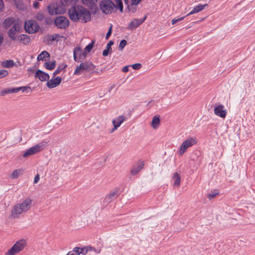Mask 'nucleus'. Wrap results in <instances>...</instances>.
I'll return each instance as SVG.
<instances>
[{
  "instance_id": "obj_30",
  "label": "nucleus",
  "mask_w": 255,
  "mask_h": 255,
  "mask_svg": "<svg viewBox=\"0 0 255 255\" xmlns=\"http://www.w3.org/2000/svg\"><path fill=\"white\" fill-rule=\"evenodd\" d=\"M14 2L16 7L20 10H24L26 8L22 0H14Z\"/></svg>"
},
{
  "instance_id": "obj_49",
  "label": "nucleus",
  "mask_w": 255,
  "mask_h": 255,
  "mask_svg": "<svg viewBox=\"0 0 255 255\" xmlns=\"http://www.w3.org/2000/svg\"><path fill=\"white\" fill-rule=\"evenodd\" d=\"M111 51L110 50H108L107 49V48H106V49H105L103 51V55L104 56H107L108 55L109 53H110V52Z\"/></svg>"
},
{
  "instance_id": "obj_13",
  "label": "nucleus",
  "mask_w": 255,
  "mask_h": 255,
  "mask_svg": "<svg viewBox=\"0 0 255 255\" xmlns=\"http://www.w3.org/2000/svg\"><path fill=\"white\" fill-rule=\"evenodd\" d=\"M119 190V188H116L107 195L104 200V203L108 204L117 199L120 195Z\"/></svg>"
},
{
  "instance_id": "obj_51",
  "label": "nucleus",
  "mask_w": 255,
  "mask_h": 255,
  "mask_svg": "<svg viewBox=\"0 0 255 255\" xmlns=\"http://www.w3.org/2000/svg\"><path fill=\"white\" fill-rule=\"evenodd\" d=\"M40 177L38 174H36L34 179V183H37L39 180Z\"/></svg>"
},
{
  "instance_id": "obj_35",
  "label": "nucleus",
  "mask_w": 255,
  "mask_h": 255,
  "mask_svg": "<svg viewBox=\"0 0 255 255\" xmlns=\"http://www.w3.org/2000/svg\"><path fill=\"white\" fill-rule=\"evenodd\" d=\"M116 7L115 8H119L120 11L122 12L123 11V4L122 0H115Z\"/></svg>"
},
{
  "instance_id": "obj_19",
  "label": "nucleus",
  "mask_w": 255,
  "mask_h": 255,
  "mask_svg": "<svg viewBox=\"0 0 255 255\" xmlns=\"http://www.w3.org/2000/svg\"><path fill=\"white\" fill-rule=\"evenodd\" d=\"M144 165V162L142 161L137 163L136 165L133 166L130 170V173L132 175L137 174L143 167Z\"/></svg>"
},
{
  "instance_id": "obj_54",
  "label": "nucleus",
  "mask_w": 255,
  "mask_h": 255,
  "mask_svg": "<svg viewBox=\"0 0 255 255\" xmlns=\"http://www.w3.org/2000/svg\"><path fill=\"white\" fill-rule=\"evenodd\" d=\"M45 22L47 24H49L52 22V20L50 18H46L45 19Z\"/></svg>"
},
{
  "instance_id": "obj_55",
  "label": "nucleus",
  "mask_w": 255,
  "mask_h": 255,
  "mask_svg": "<svg viewBox=\"0 0 255 255\" xmlns=\"http://www.w3.org/2000/svg\"><path fill=\"white\" fill-rule=\"evenodd\" d=\"M3 41V36L2 34H0V46L2 44Z\"/></svg>"
},
{
  "instance_id": "obj_16",
  "label": "nucleus",
  "mask_w": 255,
  "mask_h": 255,
  "mask_svg": "<svg viewBox=\"0 0 255 255\" xmlns=\"http://www.w3.org/2000/svg\"><path fill=\"white\" fill-rule=\"evenodd\" d=\"M224 106L223 105H219L215 107L214 109V114L222 118L226 117L227 115L226 110H224Z\"/></svg>"
},
{
  "instance_id": "obj_2",
  "label": "nucleus",
  "mask_w": 255,
  "mask_h": 255,
  "mask_svg": "<svg viewBox=\"0 0 255 255\" xmlns=\"http://www.w3.org/2000/svg\"><path fill=\"white\" fill-rule=\"evenodd\" d=\"M32 200L29 198H26L21 203H19L13 207L11 216L13 218H17L23 212L27 211L31 207Z\"/></svg>"
},
{
  "instance_id": "obj_20",
  "label": "nucleus",
  "mask_w": 255,
  "mask_h": 255,
  "mask_svg": "<svg viewBox=\"0 0 255 255\" xmlns=\"http://www.w3.org/2000/svg\"><path fill=\"white\" fill-rule=\"evenodd\" d=\"M208 6L207 4H199L198 5L195 6L186 16L193 14L197 12H199L204 9V8Z\"/></svg>"
},
{
  "instance_id": "obj_14",
  "label": "nucleus",
  "mask_w": 255,
  "mask_h": 255,
  "mask_svg": "<svg viewBox=\"0 0 255 255\" xmlns=\"http://www.w3.org/2000/svg\"><path fill=\"white\" fill-rule=\"evenodd\" d=\"M146 18V16H144L142 19L134 18L130 23H129L128 29L133 30L137 28L145 20Z\"/></svg>"
},
{
  "instance_id": "obj_3",
  "label": "nucleus",
  "mask_w": 255,
  "mask_h": 255,
  "mask_svg": "<svg viewBox=\"0 0 255 255\" xmlns=\"http://www.w3.org/2000/svg\"><path fill=\"white\" fill-rule=\"evenodd\" d=\"M49 142V140H44L31 147L23 154V157H26L41 151L47 146Z\"/></svg>"
},
{
  "instance_id": "obj_4",
  "label": "nucleus",
  "mask_w": 255,
  "mask_h": 255,
  "mask_svg": "<svg viewBox=\"0 0 255 255\" xmlns=\"http://www.w3.org/2000/svg\"><path fill=\"white\" fill-rule=\"evenodd\" d=\"M26 246L25 240H20L17 241L12 247L6 253V255H15L22 251Z\"/></svg>"
},
{
  "instance_id": "obj_5",
  "label": "nucleus",
  "mask_w": 255,
  "mask_h": 255,
  "mask_svg": "<svg viewBox=\"0 0 255 255\" xmlns=\"http://www.w3.org/2000/svg\"><path fill=\"white\" fill-rule=\"evenodd\" d=\"M102 11L106 14L111 13L116 5L110 0H103L100 2Z\"/></svg>"
},
{
  "instance_id": "obj_28",
  "label": "nucleus",
  "mask_w": 255,
  "mask_h": 255,
  "mask_svg": "<svg viewBox=\"0 0 255 255\" xmlns=\"http://www.w3.org/2000/svg\"><path fill=\"white\" fill-rule=\"evenodd\" d=\"M160 124V119L159 117L154 116L153 117L152 121L151 122V126L154 129H156Z\"/></svg>"
},
{
  "instance_id": "obj_12",
  "label": "nucleus",
  "mask_w": 255,
  "mask_h": 255,
  "mask_svg": "<svg viewBox=\"0 0 255 255\" xmlns=\"http://www.w3.org/2000/svg\"><path fill=\"white\" fill-rule=\"evenodd\" d=\"M54 24L58 28L65 29L69 25V22L68 19L63 16H60L57 17L54 20Z\"/></svg>"
},
{
  "instance_id": "obj_32",
  "label": "nucleus",
  "mask_w": 255,
  "mask_h": 255,
  "mask_svg": "<svg viewBox=\"0 0 255 255\" xmlns=\"http://www.w3.org/2000/svg\"><path fill=\"white\" fill-rule=\"evenodd\" d=\"M21 169H15L13 171L12 174L10 175V178L11 179L17 178L21 172Z\"/></svg>"
},
{
  "instance_id": "obj_25",
  "label": "nucleus",
  "mask_w": 255,
  "mask_h": 255,
  "mask_svg": "<svg viewBox=\"0 0 255 255\" xmlns=\"http://www.w3.org/2000/svg\"><path fill=\"white\" fill-rule=\"evenodd\" d=\"M172 179L174 180L173 186H179L180 184L181 177L179 174L176 172L173 174Z\"/></svg>"
},
{
  "instance_id": "obj_44",
  "label": "nucleus",
  "mask_w": 255,
  "mask_h": 255,
  "mask_svg": "<svg viewBox=\"0 0 255 255\" xmlns=\"http://www.w3.org/2000/svg\"><path fill=\"white\" fill-rule=\"evenodd\" d=\"M114 41H112V40H110L108 43V44H107V46H106V48L108 50H111V52L112 51V46L114 44Z\"/></svg>"
},
{
  "instance_id": "obj_24",
  "label": "nucleus",
  "mask_w": 255,
  "mask_h": 255,
  "mask_svg": "<svg viewBox=\"0 0 255 255\" xmlns=\"http://www.w3.org/2000/svg\"><path fill=\"white\" fill-rule=\"evenodd\" d=\"M14 23V19L11 17H8L4 19L3 23V26L4 28H8L10 27L12 24Z\"/></svg>"
},
{
  "instance_id": "obj_6",
  "label": "nucleus",
  "mask_w": 255,
  "mask_h": 255,
  "mask_svg": "<svg viewBox=\"0 0 255 255\" xmlns=\"http://www.w3.org/2000/svg\"><path fill=\"white\" fill-rule=\"evenodd\" d=\"M95 65L90 61H85L81 63L79 66H78L74 72V75H80L81 70H85L86 71H91L94 69Z\"/></svg>"
},
{
  "instance_id": "obj_60",
  "label": "nucleus",
  "mask_w": 255,
  "mask_h": 255,
  "mask_svg": "<svg viewBox=\"0 0 255 255\" xmlns=\"http://www.w3.org/2000/svg\"><path fill=\"white\" fill-rule=\"evenodd\" d=\"M101 95V94H99V95ZM100 97H101H101H103V95H102V96H100Z\"/></svg>"
},
{
  "instance_id": "obj_7",
  "label": "nucleus",
  "mask_w": 255,
  "mask_h": 255,
  "mask_svg": "<svg viewBox=\"0 0 255 255\" xmlns=\"http://www.w3.org/2000/svg\"><path fill=\"white\" fill-rule=\"evenodd\" d=\"M24 28L26 32L33 34L37 32L39 29V25L33 20L25 21Z\"/></svg>"
},
{
  "instance_id": "obj_42",
  "label": "nucleus",
  "mask_w": 255,
  "mask_h": 255,
  "mask_svg": "<svg viewBox=\"0 0 255 255\" xmlns=\"http://www.w3.org/2000/svg\"><path fill=\"white\" fill-rule=\"evenodd\" d=\"M132 68L134 70H139L141 68V64L140 63H135L131 65Z\"/></svg>"
},
{
  "instance_id": "obj_9",
  "label": "nucleus",
  "mask_w": 255,
  "mask_h": 255,
  "mask_svg": "<svg viewBox=\"0 0 255 255\" xmlns=\"http://www.w3.org/2000/svg\"><path fill=\"white\" fill-rule=\"evenodd\" d=\"M87 56V53L83 52L80 47H76L73 51V58L75 61L79 62L84 60Z\"/></svg>"
},
{
  "instance_id": "obj_22",
  "label": "nucleus",
  "mask_w": 255,
  "mask_h": 255,
  "mask_svg": "<svg viewBox=\"0 0 255 255\" xmlns=\"http://www.w3.org/2000/svg\"><path fill=\"white\" fill-rule=\"evenodd\" d=\"M19 91V87L13 88L11 89H5L0 92V95L1 96H4L5 94L17 93Z\"/></svg>"
},
{
  "instance_id": "obj_50",
  "label": "nucleus",
  "mask_w": 255,
  "mask_h": 255,
  "mask_svg": "<svg viewBox=\"0 0 255 255\" xmlns=\"http://www.w3.org/2000/svg\"><path fill=\"white\" fill-rule=\"evenodd\" d=\"M130 66H125L122 68V72L124 73L128 72L129 71V67Z\"/></svg>"
},
{
  "instance_id": "obj_11",
  "label": "nucleus",
  "mask_w": 255,
  "mask_h": 255,
  "mask_svg": "<svg viewBox=\"0 0 255 255\" xmlns=\"http://www.w3.org/2000/svg\"><path fill=\"white\" fill-rule=\"evenodd\" d=\"M20 26L18 23H14L8 30L7 35L12 40L15 41L17 38V33L20 32Z\"/></svg>"
},
{
  "instance_id": "obj_29",
  "label": "nucleus",
  "mask_w": 255,
  "mask_h": 255,
  "mask_svg": "<svg viewBox=\"0 0 255 255\" xmlns=\"http://www.w3.org/2000/svg\"><path fill=\"white\" fill-rule=\"evenodd\" d=\"M67 65L64 64H62L61 65H59L53 73V77H55L56 75H57L62 70L65 69L67 67Z\"/></svg>"
},
{
  "instance_id": "obj_10",
  "label": "nucleus",
  "mask_w": 255,
  "mask_h": 255,
  "mask_svg": "<svg viewBox=\"0 0 255 255\" xmlns=\"http://www.w3.org/2000/svg\"><path fill=\"white\" fill-rule=\"evenodd\" d=\"M196 143V139L193 137L189 138L184 141L180 147V155H182L186 151V150L188 147L192 146V145H194Z\"/></svg>"
},
{
  "instance_id": "obj_43",
  "label": "nucleus",
  "mask_w": 255,
  "mask_h": 255,
  "mask_svg": "<svg viewBox=\"0 0 255 255\" xmlns=\"http://www.w3.org/2000/svg\"><path fill=\"white\" fill-rule=\"evenodd\" d=\"M63 4L65 5H69L70 4H72L73 0H61Z\"/></svg>"
},
{
  "instance_id": "obj_34",
  "label": "nucleus",
  "mask_w": 255,
  "mask_h": 255,
  "mask_svg": "<svg viewBox=\"0 0 255 255\" xmlns=\"http://www.w3.org/2000/svg\"><path fill=\"white\" fill-rule=\"evenodd\" d=\"M95 42V40H92L91 42L88 44L85 48V52H86V53L90 52L93 49Z\"/></svg>"
},
{
  "instance_id": "obj_39",
  "label": "nucleus",
  "mask_w": 255,
  "mask_h": 255,
  "mask_svg": "<svg viewBox=\"0 0 255 255\" xmlns=\"http://www.w3.org/2000/svg\"><path fill=\"white\" fill-rule=\"evenodd\" d=\"M219 194L218 192H217L216 191H212L211 193L208 194L207 198L209 200H211L212 199L215 197L217 195Z\"/></svg>"
},
{
  "instance_id": "obj_1",
  "label": "nucleus",
  "mask_w": 255,
  "mask_h": 255,
  "mask_svg": "<svg viewBox=\"0 0 255 255\" xmlns=\"http://www.w3.org/2000/svg\"><path fill=\"white\" fill-rule=\"evenodd\" d=\"M70 18L73 21L81 20L82 22H87L91 19V13L88 9L82 5H75L68 10Z\"/></svg>"
},
{
  "instance_id": "obj_37",
  "label": "nucleus",
  "mask_w": 255,
  "mask_h": 255,
  "mask_svg": "<svg viewBox=\"0 0 255 255\" xmlns=\"http://www.w3.org/2000/svg\"><path fill=\"white\" fill-rule=\"evenodd\" d=\"M92 248L91 247H86L83 248H80V250L79 251L80 254H82L83 255H86L87 252L92 250Z\"/></svg>"
},
{
  "instance_id": "obj_18",
  "label": "nucleus",
  "mask_w": 255,
  "mask_h": 255,
  "mask_svg": "<svg viewBox=\"0 0 255 255\" xmlns=\"http://www.w3.org/2000/svg\"><path fill=\"white\" fill-rule=\"evenodd\" d=\"M126 120V117L123 115L120 116L116 119L113 120L112 123L114 125V128L112 130V131L117 129L119 127H120L121 124Z\"/></svg>"
},
{
  "instance_id": "obj_58",
  "label": "nucleus",
  "mask_w": 255,
  "mask_h": 255,
  "mask_svg": "<svg viewBox=\"0 0 255 255\" xmlns=\"http://www.w3.org/2000/svg\"><path fill=\"white\" fill-rule=\"evenodd\" d=\"M151 101L149 102L148 103V104H147V105H150V103H151Z\"/></svg>"
},
{
  "instance_id": "obj_48",
  "label": "nucleus",
  "mask_w": 255,
  "mask_h": 255,
  "mask_svg": "<svg viewBox=\"0 0 255 255\" xmlns=\"http://www.w3.org/2000/svg\"><path fill=\"white\" fill-rule=\"evenodd\" d=\"M4 8V4L3 0H0V12H2Z\"/></svg>"
},
{
  "instance_id": "obj_8",
  "label": "nucleus",
  "mask_w": 255,
  "mask_h": 255,
  "mask_svg": "<svg viewBox=\"0 0 255 255\" xmlns=\"http://www.w3.org/2000/svg\"><path fill=\"white\" fill-rule=\"evenodd\" d=\"M47 10L51 15L60 14L63 12L62 7L57 2L50 3L47 6Z\"/></svg>"
},
{
  "instance_id": "obj_57",
  "label": "nucleus",
  "mask_w": 255,
  "mask_h": 255,
  "mask_svg": "<svg viewBox=\"0 0 255 255\" xmlns=\"http://www.w3.org/2000/svg\"><path fill=\"white\" fill-rule=\"evenodd\" d=\"M124 0V2L126 4H128V3H129L128 0Z\"/></svg>"
},
{
  "instance_id": "obj_21",
  "label": "nucleus",
  "mask_w": 255,
  "mask_h": 255,
  "mask_svg": "<svg viewBox=\"0 0 255 255\" xmlns=\"http://www.w3.org/2000/svg\"><path fill=\"white\" fill-rule=\"evenodd\" d=\"M18 39L24 45H28L30 42V37L26 34H22L18 37Z\"/></svg>"
},
{
  "instance_id": "obj_52",
  "label": "nucleus",
  "mask_w": 255,
  "mask_h": 255,
  "mask_svg": "<svg viewBox=\"0 0 255 255\" xmlns=\"http://www.w3.org/2000/svg\"><path fill=\"white\" fill-rule=\"evenodd\" d=\"M33 6L35 8H38L39 6V3L37 1H34L33 3Z\"/></svg>"
},
{
  "instance_id": "obj_31",
  "label": "nucleus",
  "mask_w": 255,
  "mask_h": 255,
  "mask_svg": "<svg viewBox=\"0 0 255 255\" xmlns=\"http://www.w3.org/2000/svg\"><path fill=\"white\" fill-rule=\"evenodd\" d=\"M61 36L59 34H55L53 35H49L47 37V41L48 42H52L53 41L56 40V41H58L59 40L57 39L58 37H60Z\"/></svg>"
},
{
  "instance_id": "obj_45",
  "label": "nucleus",
  "mask_w": 255,
  "mask_h": 255,
  "mask_svg": "<svg viewBox=\"0 0 255 255\" xmlns=\"http://www.w3.org/2000/svg\"><path fill=\"white\" fill-rule=\"evenodd\" d=\"M184 17H185V16H183V17H181L180 18H177V19L176 18H173L172 20V24H175L177 22L181 21V20H182L184 18Z\"/></svg>"
},
{
  "instance_id": "obj_33",
  "label": "nucleus",
  "mask_w": 255,
  "mask_h": 255,
  "mask_svg": "<svg viewBox=\"0 0 255 255\" xmlns=\"http://www.w3.org/2000/svg\"><path fill=\"white\" fill-rule=\"evenodd\" d=\"M80 248L75 247L72 251H69L66 255H79Z\"/></svg>"
},
{
  "instance_id": "obj_38",
  "label": "nucleus",
  "mask_w": 255,
  "mask_h": 255,
  "mask_svg": "<svg viewBox=\"0 0 255 255\" xmlns=\"http://www.w3.org/2000/svg\"><path fill=\"white\" fill-rule=\"evenodd\" d=\"M127 44V42L126 40L123 39L121 40L119 46V50L122 51Z\"/></svg>"
},
{
  "instance_id": "obj_27",
  "label": "nucleus",
  "mask_w": 255,
  "mask_h": 255,
  "mask_svg": "<svg viewBox=\"0 0 255 255\" xmlns=\"http://www.w3.org/2000/svg\"><path fill=\"white\" fill-rule=\"evenodd\" d=\"M14 65V63L12 60H7L1 62V65L3 68H11Z\"/></svg>"
},
{
  "instance_id": "obj_26",
  "label": "nucleus",
  "mask_w": 255,
  "mask_h": 255,
  "mask_svg": "<svg viewBox=\"0 0 255 255\" xmlns=\"http://www.w3.org/2000/svg\"><path fill=\"white\" fill-rule=\"evenodd\" d=\"M56 62L55 60H53L51 62H46L44 63V66L47 70H53L56 66Z\"/></svg>"
},
{
  "instance_id": "obj_53",
  "label": "nucleus",
  "mask_w": 255,
  "mask_h": 255,
  "mask_svg": "<svg viewBox=\"0 0 255 255\" xmlns=\"http://www.w3.org/2000/svg\"><path fill=\"white\" fill-rule=\"evenodd\" d=\"M142 0H131V3L137 5Z\"/></svg>"
},
{
  "instance_id": "obj_47",
  "label": "nucleus",
  "mask_w": 255,
  "mask_h": 255,
  "mask_svg": "<svg viewBox=\"0 0 255 255\" xmlns=\"http://www.w3.org/2000/svg\"><path fill=\"white\" fill-rule=\"evenodd\" d=\"M27 89H29L31 90V88L29 86H22V87H19V91H22V92H24L26 91Z\"/></svg>"
},
{
  "instance_id": "obj_15",
  "label": "nucleus",
  "mask_w": 255,
  "mask_h": 255,
  "mask_svg": "<svg viewBox=\"0 0 255 255\" xmlns=\"http://www.w3.org/2000/svg\"><path fill=\"white\" fill-rule=\"evenodd\" d=\"M62 81V78L60 77L57 76L55 78H52L50 80H48L46 83L47 86L52 89L58 86L61 83Z\"/></svg>"
},
{
  "instance_id": "obj_41",
  "label": "nucleus",
  "mask_w": 255,
  "mask_h": 255,
  "mask_svg": "<svg viewBox=\"0 0 255 255\" xmlns=\"http://www.w3.org/2000/svg\"><path fill=\"white\" fill-rule=\"evenodd\" d=\"M8 72L6 70H0V78H3L7 76Z\"/></svg>"
},
{
  "instance_id": "obj_56",
  "label": "nucleus",
  "mask_w": 255,
  "mask_h": 255,
  "mask_svg": "<svg viewBox=\"0 0 255 255\" xmlns=\"http://www.w3.org/2000/svg\"><path fill=\"white\" fill-rule=\"evenodd\" d=\"M115 86H116V85H115V84H113V85L111 86V87L110 88V89H109L108 92H109V93H110V92H111L113 88H115Z\"/></svg>"
},
{
  "instance_id": "obj_23",
  "label": "nucleus",
  "mask_w": 255,
  "mask_h": 255,
  "mask_svg": "<svg viewBox=\"0 0 255 255\" xmlns=\"http://www.w3.org/2000/svg\"><path fill=\"white\" fill-rule=\"evenodd\" d=\"M49 53L46 51H43L37 56V61H44L46 60V58H50Z\"/></svg>"
},
{
  "instance_id": "obj_17",
  "label": "nucleus",
  "mask_w": 255,
  "mask_h": 255,
  "mask_svg": "<svg viewBox=\"0 0 255 255\" xmlns=\"http://www.w3.org/2000/svg\"><path fill=\"white\" fill-rule=\"evenodd\" d=\"M34 77L42 82L48 81L49 79V75L48 73L39 69L36 71Z\"/></svg>"
},
{
  "instance_id": "obj_46",
  "label": "nucleus",
  "mask_w": 255,
  "mask_h": 255,
  "mask_svg": "<svg viewBox=\"0 0 255 255\" xmlns=\"http://www.w3.org/2000/svg\"><path fill=\"white\" fill-rule=\"evenodd\" d=\"M112 31V25H111L110 28L109 29L108 31L107 32L106 36V39H109V37L111 35Z\"/></svg>"
},
{
  "instance_id": "obj_36",
  "label": "nucleus",
  "mask_w": 255,
  "mask_h": 255,
  "mask_svg": "<svg viewBox=\"0 0 255 255\" xmlns=\"http://www.w3.org/2000/svg\"><path fill=\"white\" fill-rule=\"evenodd\" d=\"M128 5V9L129 11H131L132 13H134L136 11L137 8L135 4H132L131 3L130 4H127Z\"/></svg>"
},
{
  "instance_id": "obj_40",
  "label": "nucleus",
  "mask_w": 255,
  "mask_h": 255,
  "mask_svg": "<svg viewBox=\"0 0 255 255\" xmlns=\"http://www.w3.org/2000/svg\"><path fill=\"white\" fill-rule=\"evenodd\" d=\"M36 18L39 21H42L44 18V16L43 13L38 12L35 16Z\"/></svg>"
},
{
  "instance_id": "obj_59",
  "label": "nucleus",
  "mask_w": 255,
  "mask_h": 255,
  "mask_svg": "<svg viewBox=\"0 0 255 255\" xmlns=\"http://www.w3.org/2000/svg\"><path fill=\"white\" fill-rule=\"evenodd\" d=\"M151 101L149 102L148 103V104H147V105H150V103H151Z\"/></svg>"
}]
</instances>
